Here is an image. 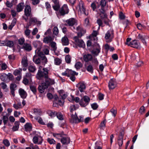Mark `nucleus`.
I'll list each match as a JSON object with an SVG mask.
<instances>
[{
	"label": "nucleus",
	"mask_w": 149,
	"mask_h": 149,
	"mask_svg": "<svg viewBox=\"0 0 149 149\" xmlns=\"http://www.w3.org/2000/svg\"><path fill=\"white\" fill-rule=\"evenodd\" d=\"M49 70L47 68H42V66H40L37 74V77L38 79H45V82L43 83L48 87L55 83L54 79L49 77Z\"/></svg>",
	"instance_id": "nucleus-1"
},
{
	"label": "nucleus",
	"mask_w": 149,
	"mask_h": 149,
	"mask_svg": "<svg viewBox=\"0 0 149 149\" xmlns=\"http://www.w3.org/2000/svg\"><path fill=\"white\" fill-rule=\"evenodd\" d=\"M114 33L113 29L110 28L105 33V38L106 40V41L110 42L111 41L112 39L113 38Z\"/></svg>",
	"instance_id": "nucleus-2"
},
{
	"label": "nucleus",
	"mask_w": 149,
	"mask_h": 149,
	"mask_svg": "<svg viewBox=\"0 0 149 149\" xmlns=\"http://www.w3.org/2000/svg\"><path fill=\"white\" fill-rule=\"evenodd\" d=\"M90 101V98L88 96H84L80 100L79 104L81 107H85L88 104Z\"/></svg>",
	"instance_id": "nucleus-3"
},
{
	"label": "nucleus",
	"mask_w": 149,
	"mask_h": 149,
	"mask_svg": "<svg viewBox=\"0 0 149 149\" xmlns=\"http://www.w3.org/2000/svg\"><path fill=\"white\" fill-rule=\"evenodd\" d=\"M77 24V20L74 18H71L67 19L65 21V25L67 26H73L72 30L75 29L74 26Z\"/></svg>",
	"instance_id": "nucleus-4"
},
{
	"label": "nucleus",
	"mask_w": 149,
	"mask_h": 149,
	"mask_svg": "<svg viewBox=\"0 0 149 149\" xmlns=\"http://www.w3.org/2000/svg\"><path fill=\"white\" fill-rule=\"evenodd\" d=\"M78 12L79 13L84 14L86 15H87L85 13V9L84 7V3L83 2L80 1L77 6Z\"/></svg>",
	"instance_id": "nucleus-5"
},
{
	"label": "nucleus",
	"mask_w": 149,
	"mask_h": 149,
	"mask_svg": "<svg viewBox=\"0 0 149 149\" xmlns=\"http://www.w3.org/2000/svg\"><path fill=\"white\" fill-rule=\"evenodd\" d=\"M80 118H79L76 113H75L74 115L71 114V121L72 123H78L83 121V119L82 117L79 116Z\"/></svg>",
	"instance_id": "nucleus-6"
},
{
	"label": "nucleus",
	"mask_w": 149,
	"mask_h": 149,
	"mask_svg": "<svg viewBox=\"0 0 149 149\" xmlns=\"http://www.w3.org/2000/svg\"><path fill=\"white\" fill-rule=\"evenodd\" d=\"M36 53H37V54L40 57L41 60L43 64H45L47 62V59L45 55H44L43 53L40 52L39 49H37L35 51Z\"/></svg>",
	"instance_id": "nucleus-7"
},
{
	"label": "nucleus",
	"mask_w": 149,
	"mask_h": 149,
	"mask_svg": "<svg viewBox=\"0 0 149 149\" xmlns=\"http://www.w3.org/2000/svg\"><path fill=\"white\" fill-rule=\"evenodd\" d=\"M69 11L68 6L66 4H64L59 10V13L62 15L68 14Z\"/></svg>",
	"instance_id": "nucleus-8"
},
{
	"label": "nucleus",
	"mask_w": 149,
	"mask_h": 149,
	"mask_svg": "<svg viewBox=\"0 0 149 149\" xmlns=\"http://www.w3.org/2000/svg\"><path fill=\"white\" fill-rule=\"evenodd\" d=\"M73 39L79 47L83 48L85 47V43L82 40L79 39L77 36L74 37Z\"/></svg>",
	"instance_id": "nucleus-9"
},
{
	"label": "nucleus",
	"mask_w": 149,
	"mask_h": 149,
	"mask_svg": "<svg viewBox=\"0 0 149 149\" xmlns=\"http://www.w3.org/2000/svg\"><path fill=\"white\" fill-rule=\"evenodd\" d=\"M117 85V83L116 80L114 79H111L109 81L108 86L109 89H113Z\"/></svg>",
	"instance_id": "nucleus-10"
},
{
	"label": "nucleus",
	"mask_w": 149,
	"mask_h": 149,
	"mask_svg": "<svg viewBox=\"0 0 149 149\" xmlns=\"http://www.w3.org/2000/svg\"><path fill=\"white\" fill-rule=\"evenodd\" d=\"M76 86L81 92H84L86 88V86L84 83L83 82H79L77 84Z\"/></svg>",
	"instance_id": "nucleus-11"
},
{
	"label": "nucleus",
	"mask_w": 149,
	"mask_h": 149,
	"mask_svg": "<svg viewBox=\"0 0 149 149\" xmlns=\"http://www.w3.org/2000/svg\"><path fill=\"white\" fill-rule=\"evenodd\" d=\"M140 43L136 40H133L131 42L130 46L135 48H138L140 47Z\"/></svg>",
	"instance_id": "nucleus-12"
},
{
	"label": "nucleus",
	"mask_w": 149,
	"mask_h": 149,
	"mask_svg": "<svg viewBox=\"0 0 149 149\" xmlns=\"http://www.w3.org/2000/svg\"><path fill=\"white\" fill-rule=\"evenodd\" d=\"M61 142L64 145H67L69 144L70 142V138L67 136H64L61 139Z\"/></svg>",
	"instance_id": "nucleus-13"
},
{
	"label": "nucleus",
	"mask_w": 149,
	"mask_h": 149,
	"mask_svg": "<svg viewBox=\"0 0 149 149\" xmlns=\"http://www.w3.org/2000/svg\"><path fill=\"white\" fill-rule=\"evenodd\" d=\"M48 87L47 86L45 85V83H43L41 85H40L38 87L39 91L40 93H44L45 90L47 89Z\"/></svg>",
	"instance_id": "nucleus-14"
},
{
	"label": "nucleus",
	"mask_w": 149,
	"mask_h": 149,
	"mask_svg": "<svg viewBox=\"0 0 149 149\" xmlns=\"http://www.w3.org/2000/svg\"><path fill=\"white\" fill-rule=\"evenodd\" d=\"M31 12V8L30 6L26 5L24 8V14L26 17H29Z\"/></svg>",
	"instance_id": "nucleus-15"
},
{
	"label": "nucleus",
	"mask_w": 149,
	"mask_h": 149,
	"mask_svg": "<svg viewBox=\"0 0 149 149\" xmlns=\"http://www.w3.org/2000/svg\"><path fill=\"white\" fill-rule=\"evenodd\" d=\"M138 39H139L142 41L143 44L146 45V42L145 41V40L148 39L149 37L148 36H143L140 34H139L137 36Z\"/></svg>",
	"instance_id": "nucleus-16"
},
{
	"label": "nucleus",
	"mask_w": 149,
	"mask_h": 149,
	"mask_svg": "<svg viewBox=\"0 0 149 149\" xmlns=\"http://www.w3.org/2000/svg\"><path fill=\"white\" fill-rule=\"evenodd\" d=\"M54 37L50 36H46L44 38L43 40V42L45 43L48 44L51 43L54 40Z\"/></svg>",
	"instance_id": "nucleus-17"
},
{
	"label": "nucleus",
	"mask_w": 149,
	"mask_h": 149,
	"mask_svg": "<svg viewBox=\"0 0 149 149\" xmlns=\"http://www.w3.org/2000/svg\"><path fill=\"white\" fill-rule=\"evenodd\" d=\"M22 48L26 51L29 52L32 49L31 45L26 43H24L23 44Z\"/></svg>",
	"instance_id": "nucleus-18"
},
{
	"label": "nucleus",
	"mask_w": 149,
	"mask_h": 149,
	"mask_svg": "<svg viewBox=\"0 0 149 149\" xmlns=\"http://www.w3.org/2000/svg\"><path fill=\"white\" fill-rule=\"evenodd\" d=\"M77 30L79 31L77 34L78 37L79 38L81 37L86 33L85 30L82 29L81 27L79 26L77 28Z\"/></svg>",
	"instance_id": "nucleus-19"
},
{
	"label": "nucleus",
	"mask_w": 149,
	"mask_h": 149,
	"mask_svg": "<svg viewBox=\"0 0 149 149\" xmlns=\"http://www.w3.org/2000/svg\"><path fill=\"white\" fill-rule=\"evenodd\" d=\"M40 140L39 139V141H38V136H35L33 137V142L35 144L38 143V144H41L42 141L43 140L41 137H40Z\"/></svg>",
	"instance_id": "nucleus-20"
},
{
	"label": "nucleus",
	"mask_w": 149,
	"mask_h": 149,
	"mask_svg": "<svg viewBox=\"0 0 149 149\" xmlns=\"http://www.w3.org/2000/svg\"><path fill=\"white\" fill-rule=\"evenodd\" d=\"M19 92L21 97L23 99L26 97L27 94L26 92L22 89L20 88L19 89Z\"/></svg>",
	"instance_id": "nucleus-21"
},
{
	"label": "nucleus",
	"mask_w": 149,
	"mask_h": 149,
	"mask_svg": "<svg viewBox=\"0 0 149 149\" xmlns=\"http://www.w3.org/2000/svg\"><path fill=\"white\" fill-rule=\"evenodd\" d=\"M25 130L27 132H30L32 130L31 124L30 123H27L24 125Z\"/></svg>",
	"instance_id": "nucleus-22"
},
{
	"label": "nucleus",
	"mask_w": 149,
	"mask_h": 149,
	"mask_svg": "<svg viewBox=\"0 0 149 149\" xmlns=\"http://www.w3.org/2000/svg\"><path fill=\"white\" fill-rule=\"evenodd\" d=\"M92 55L90 54H85L83 56V59L84 61L87 62L90 61L92 59Z\"/></svg>",
	"instance_id": "nucleus-23"
},
{
	"label": "nucleus",
	"mask_w": 149,
	"mask_h": 149,
	"mask_svg": "<svg viewBox=\"0 0 149 149\" xmlns=\"http://www.w3.org/2000/svg\"><path fill=\"white\" fill-rule=\"evenodd\" d=\"M24 4L23 3H19L17 6V12H19L22 11L24 8Z\"/></svg>",
	"instance_id": "nucleus-24"
},
{
	"label": "nucleus",
	"mask_w": 149,
	"mask_h": 149,
	"mask_svg": "<svg viewBox=\"0 0 149 149\" xmlns=\"http://www.w3.org/2000/svg\"><path fill=\"white\" fill-rule=\"evenodd\" d=\"M62 44L63 45H67L69 44L68 38L66 36L63 37L61 40Z\"/></svg>",
	"instance_id": "nucleus-25"
},
{
	"label": "nucleus",
	"mask_w": 149,
	"mask_h": 149,
	"mask_svg": "<svg viewBox=\"0 0 149 149\" xmlns=\"http://www.w3.org/2000/svg\"><path fill=\"white\" fill-rule=\"evenodd\" d=\"M68 77H69L73 75H77L78 73H76L75 71H72L71 70L68 69Z\"/></svg>",
	"instance_id": "nucleus-26"
},
{
	"label": "nucleus",
	"mask_w": 149,
	"mask_h": 149,
	"mask_svg": "<svg viewBox=\"0 0 149 149\" xmlns=\"http://www.w3.org/2000/svg\"><path fill=\"white\" fill-rule=\"evenodd\" d=\"M22 64L23 66L24 67H26L27 66V60L26 57H24L22 58Z\"/></svg>",
	"instance_id": "nucleus-27"
},
{
	"label": "nucleus",
	"mask_w": 149,
	"mask_h": 149,
	"mask_svg": "<svg viewBox=\"0 0 149 149\" xmlns=\"http://www.w3.org/2000/svg\"><path fill=\"white\" fill-rule=\"evenodd\" d=\"M97 48L95 49H94L92 51L93 54L95 55H97L100 52V46L97 45Z\"/></svg>",
	"instance_id": "nucleus-28"
},
{
	"label": "nucleus",
	"mask_w": 149,
	"mask_h": 149,
	"mask_svg": "<svg viewBox=\"0 0 149 149\" xmlns=\"http://www.w3.org/2000/svg\"><path fill=\"white\" fill-rule=\"evenodd\" d=\"M40 58L36 56H34L33 58V61L36 64H39L40 62Z\"/></svg>",
	"instance_id": "nucleus-29"
},
{
	"label": "nucleus",
	"mask_w": 149,
	"mask_h": 149,
	"mask_svg": "<svg viewBox=\"0 0 149 149\" xmlns=\"http://www.w3.org/2000/svg\"><path fill=\"white\" fill-rule=\"evenodd\" d=\"M13 107L16 110H18L21 108L22 107L21 102H18L17 104H13Z\"/></svg>",
	"instance_id": "nucleus-30"
},
{
	"label": "nucleus",
	"mask_w": 149,
	"mask_h": 149,
	"mask_svg": "<svg viewBox=\"0 0 149 149\" xmlns=\"http://www.w3.org/2000/svg\"><path fill=\"white\" fill-rule=\"evenodd\" d=\"M117 141V143L119 146V149H121L123 144V139L118 138Z\"/></svg>",
	"instance_id": "nucleus-31"
},
{
	"label": "nucleus",
	"mask_w": 149,
	"mask_h": 149,
	"mask_svg": "<svg viewBox=\"0 0 149 149\" xmlns=\"http://www.w3.org/2000/svg\"><path fill=\"white\" fill-rule=\"evenodd\" d=\"M57 112L56 111H49L47 112L49 115L50 116L51 118L54 117L56 116Z\"/></svg>",
	"instance_id": "nucleus-32"
},
{
	"label": "nucleus",
	"mask_w": 149,
	"mask_h": 149,
	"mask_svg": "<svg viewBox=\"0 0 149 149\" xmlns=\"http://www.w3.org/2000/svg\"><path fill=\"white\" fill-rule=\"evenodd\" d=\"M6 74L5 73H2L0 74V78L2 81H6L7 79Z\"/></svg>",
	"instance_id": "nucleus-33"
},
{
	"label": "nucleus",
	"mask_w": 149,
	"mask_h": 149,
	"mask_svg": "<svg viewBox=\"0 0 149 149\" xmlns=\"http://www.w3.org/2000/svg\"><path fill=\"white\" fill-rule=\"evenodd\" d=\"M15 125L13 127V131H15L17 130L19 128V122L18 121H16L14 123Z\"/></svg>",
	"instance_id": "nucleus-34"
},
{
	"label": "nucleus",
	"mask_w": 149,
	"mask_h": 149,
	"mask_svg": "<svg viewBox=\"0 0 149 149\" xmlns=\"http://www.w3.org/2000/svg\"><path fill=\"white\" fill-rule=\"evenodd\" d=\"M71 97L72 99L71 100H69V101L70 102H72L73 101H75L76 103L79 102L80 101L79 98L78 97H76L75 98L73 96L71 95Z\"/></svg>",
	"instance_id": "nucleus-35"
},
{
	"label": "nucleus",
	"mask_w": 149,
	"mask_h": 149,
	"mask_svg": "<svg viewBox=\"0 0 149 149\" xmlns=\"http://www.w3.org/2000/svg\"><path fill=\"white\" fill-rule=\"evenodd\" d=\"M28 69L30 72H33L36 70V69L34 65H30Z\"/></svg>",
	"instance_id": "nucleus-36"
},
{
	"label": "nucleus",
	"mask_w": 149,
	"mask_h": 149,
	"mask_svg": "<svg viewBox=\"0 0 149 149\" xmlns=\"http://www.w3.org/2000/svg\"><path fill=\"white\" fill-rule=\"evenodd\" d=\"M56 116L57 118L60 120H63L64 119L63 115L60 112H57Z\"/></svg>",
	"instance_id": "nucleus-37"
},
{
	"label": "nucleus",
	"mask_w": 149,
	"mask_h": 149,
	"mask_svg": "<svg viewBox=\"0 0 149 149\" xmlns=\"http://www.w3.org/2000/svg\"><path fill=\"white\" fill-rule=\"evenodd\" d=\"M60 96H61L62 99H64L66 98L67 96L66 94L63 93L64 91L63 90H60L59 91Z\"/></svg>",
	"instance_id": "nucleus-38"
},
{
	"label": "nucleus",
	"mask_w": 149,
	"mask_h": 149,
	"mask_svg": "<svg viewBox=\"0 0 149 149\" xmlns=\"http://www.w3.org/2000/svg\"><path fill=\"white\" fill-rule=\"evenodd\" d=\"M53 135L57 139H60L62 138L64 135L61 133H54Z\"/></svg>",
	"instance_id": "nucleus-39"
},
{
	"label": "nucleus",
	"mask_w": 149,
	"mask_h": 149,
	"mask_svg": "<svg viewBox=\"0 0 149 149\" xmlns=\"http://www.w3.org/2000/svg\"><path fill=\"white\" fill-rule=\"evenodd\" d=\"M22 70L21 69H19L15 70L13 74L15 76L19 75H21V72Z\"/></svg>",
	"instance_id": "nucleus-40"
},
{
	"label": "nucleus",
	"mask_w": 149,
	"mask_h": 149,
	"mask_svg": "<svg viewBox=\"0 0 149 149\" xmlns=\"http://www.w3.org/2000/svg\"><path fill=\"white\" fill-rule=\"evenodd\" d=\"M2 119L3 120V122L4 125H6L8 122V117L7 116H3L2 118Z\"/></svg>",
	"instance_id": "nucleus-41"
},
{
	"label": "nucleus",
	"mask_w": 149,
	"mask_h": 149,
	"mask_svg": "<svg viewBox=\"0 0 149 149\" xmlns=\"http://www.w3.org/2000/svg\"><path fill=\"white\" fill-rule=\"evenodd\" d=\"M92 34L93 36V39L94 40L95 42H96L97 40V38L96 37L97 34V31H93Z\"/></svg>",
	"instance_id": "nucleus-42"
},
{
	"label": "nucleus",
	"mask_w": 149,
	"mask_h": 149,
	"mask_svg": "<svg viewBox=\"0 0 149 149\" xmlns=\"http://www.w3.org/2000/svg\"><path fill=\"white\" fill-rule=\"evenodd\" d=\"M52 31L54 35L56 36L58 34L59 31L57 27L56 26H54L53 29Z\"/></svg>",
	"instance_id": "nucleus-43"
},
{
	"label": "nucleus",
	"mask_w": 149,
	"mask_h": 149,
	"mask_svg": "<svg viewBox=\"0 0 149 149\" xmlns=\"http://www.w3.org/2000/svg\"><path fill=\"white\" fill-rule=\"evenodd\" d=\"M37 19L35 17H32L30 18L29 20V23L30 25L32 24H35L36 23V21H37Z\"/></svg>",
	"instance_id": "nucleus-44"
},
{
	"label": "nucleus",
	"mask_w": 149,
	"mask_h": 149,
	"mask_svg": "<svg viewBox=\"0 0 149 149\" xmlns=\"http://www.w3.org/2000/svg\"><path fill=\"white\" fill-rule=\"evenodd\" d=\"M82 66V63L80 62H77L75 65V67L77 70L80 69Z\"/></svg>",
	"instance_id": "nucleus-45"
},
{
	"label": "nucleus",
	"mask_w": 149,
	"mask_h": 149,
	"mask_svg": "<svg viewBox=\"0 0 149 149\" xmlns=\"http://www.w3.org/2000/svg\"><path fill=\"white\" fill-rule=\"evenodd\" d=\"M50 45L52 47V48L53 51L55 52V51L57 49L56 43L54 42H52L50 43Z\"/></svg>",
	"instance_id": "nucleus-46"
},
{
	"label": "nucleus",
	"mask_w": 149,
	"mask_h": 149,
	"mask_svg": "<svg viewBox=\"0 0 149 149\" xmlns=\"http://www.w3.org/2000/svg\"><path fill=\"white\" fill-rule=\"evenodd\" d=\"M14 45L13 42L12 41H8L5 42V45L10 47H12Z\"/></svg>",
	"instance_id": "nucleus-47"
},
{
	"label": "nucleus",
	"mask_w": 149,
	"mask_h": 149,
	"mask_svg": "<svg viewBox=\"0 0 149 149\" xmlns=\"http://www.w3.org/2000/svg\"><path fill=\"white\" fill-rule=\"evenodd\" d=\"M97 22L99 26L98 28V29H100V26H101L102 27L104 26V25H103L102 21L101 19H98L97 20Z\"/></svg>",
	"instance_id": "nucleus-48"
},
{
	"label": "nucleus",
	"mask_w": 149,
	"mask_h": 149,
	"mask_svg": "<svg viewBox=\"0 0 149 149\" xmlns=\"http://www.w3.org/2000/svg\"><path fill=\"white\" fill-rule=\"evenodd\" d=\"M35 119L38 121V122L40 124L44 125V123L43 122L42 118L40 117H36L35 118Z\"/></svg>",
	"instance_id": "nucleus-49"
},
{
	"label": "nucleus",
	"mask_w": 149,
	"mask_h": 149,
	"mask_svg": "<svg viewBox=\"0 0 149 149\" xmlns=\"http://www.w3.org/2000/svg\"><path fill=\"white\" fill-rule=\"evenodd\" d=\"M3 144L6 147H8L10 145V143L8 139H3Z\"/></svg>",
	"instance_id": "nucleus-50"
},
{
	"label": "nucleus",
	"mask_w": 149,
	"mask_h": 149,
	"mask_svg": "<svg viewBox=\"0 0 149 149\" xmlns=\"http://www.w3.org/2000/svg\"><path fill=\"white\" fill-rule=\"evenodd\" d=\"M106 2L105 0H101L100 2V5L101 8H104L106 6Z\"/></svg>",
	"instance_id": "nucleus-51"
},
{
	"label": "nucleus",
	"mask_w": 149,
	"mask_h": 149,
	"mask_svg": "<svg viewBox=\"0 0 149 149\" xmlns=\"http://www.w3.org/2000/svg\"><path fill=\"white\" fill-rule=\"evenodd\" d=\"M65 60L67 63H70L71 60V56L69 55H67L65 57Z\"/></svg>",
	"instance_id": "nucleus-52"
},
{
	"label": "nucleus",
	"mask_w": 149,
	"mask_h": 149,
	"mask_svg": "<svg viewBox=\"0 0 149 149\" xmlns=\"http://www.w3.org/2000/svg\"><path fill=\"white\" fill-rule=\"evenodd\" d=\"M99 15L100 17L102 19H105L107 18V16L105 13H100Z\"/></svg>",
	"instance_id": "nucleus-53"
},
{
	"label": "nucleus",
	"mask_w": 149,
	"mask_h": 149,
	"mask_svg": "<svg viewBox=\"0 0 149 149\" xmlns=\"http://www.w3.org/2000/svg\"><path fill=\"white\" fill-rule=\"evenodd\" d=\"M47 141L50 144H55L56 141L53 139L49 138L47 139Z\"/></svg>",
	"instance_id": "nucleus-54"
},
{
	"label": "nucleus",
	"mask_w": 149,
	"mask_h": 149,
	"mask_svg": "<svg viewBox=\"0 0 149 149\" xmlns=\"http://www.w3.org/2000/svg\"><path fill=\"white\" fill-rule=\"evenodd\" d=\"M61 63V60L58 58H56L54 59V63L57 65H59Z\"/></svg>",
	"instance_id": "nucleus-55"
},
{
	"label": "nucleus",
	"mask_w": 149,
	"mask_h": 149,
	"mask_svg": "<svg viewBox=\"0 0 149 149\" xmlns=\"http://www.w3.org/2000/svg\"><path fill=\"white\" fill-rule=\"evenodd\" d=\"M110 112L111 113L112 115L115 117L117 113V111L116 110L113 109H112L110 110Z\"/></svg>",
	"instance_id": "nucleus-56"
},
{
	"label": "nucleus",
	"mask_w": 149,
	"mask_h": 149,
	"mask_svg": "<svg viewBox=\"0 0 149 149\" xmlns=\"http://www.w3.org/2000/svg\"><path fill=\"white\" fill-rule=\"evenodd\" d=\"M30 88L31 91L34 93H35L36 92V87L33 86H31Z\"/></svg>",
	"instance_id": "nucleus-57"
},
{
	"label": "nucleus",
	"mask_w": 149,
	"mask_h": 149,
	"mask_svg": "<svg viewBox=\"0 0 149 149\" xmlns=\"http://www.w3.org/2000/svg\"><path fill=\"white\" fill-rule=\"evenodd\" d=\"M106 123V121L105 120H104L100 124V127L102 129H103L105 127Z\"/></svg>",
	"instance_id": "nucleus-58"
},
{
	"label": "nucleus",
	"mask_w": 149,
	"mask_h": 149,
	"mask_svg": "<svg viewBox=\"0 0 149 149\" xmlns=\"http://www.w3.org/2000/svg\"><path fill=\"white\" fill-rule=\"evenodd\" d=\"M109 19H108V18L106 19H104L103 22L104 23L106 24L107 26H108L109 27H110V25L109 24Z\"/></svg>",
	"instance_id": "nucleus-59"
},
{
	"label": "nucleus",
	"mask_w": 149,
	"mask_h": 149,
	"mask_svg": "<svg viewBox=\"0 0 149 149\" xmlns=\"http://www.w3.org/2000/svg\"><path fill=\"white\" fill-rule=\"evenodd\" d=\"M25 41L24 39V38H20L18 40V42L19 44L22 45L23 44Z\"/></svg>",
	"instance_id": "nucleus-60"
},
{
	"label": "nucleus",
	"mask_w": 149,
	"mask_h": 149,
	"mask_svg": "<svg viewBox=\"0 0 149 149\" xmlns=\"http://www.w3.org/2000/svg\"><path fill=\"white\" fill-rule=\"evenodd\" d=\"M6 76L7 80H8V79L10 80L12 79L13 76L11 74L8 73L7 75L6 74Z\"/></svg>",
	"instance_id": "nucleus-61"
},
{
	"label": "nucleus",
	"mask_w": 149,
	"mask_h": 149,
	"mask_svg": "<svg viewBox=\"0 0 149 149\" xmlns=\"http://www.w3.org/2000/svg\"><path fill=\"white\" fill-rule=\"evenodd\" d=\"M34 112L37 114L40 115L42 111L40 109H34Z\"/></svg>",
	"instance_id": "nucleus-62"
},
{
	"label": "nucleus",
	"mask_w": 149,
	"mask_h": 149,
	"mask_svg": "<svg viewBox=\"0 0 149 149\" xmlns=\"http://www.w3.org/2000/svg\"><path fill=\"white\" fill-rule=\"evenodd\" d=\"M16 85L14 84H12L10 86V88L11 90H15V88L16 87Z\"/></svg>",
	"instance_id": "nucleus-63"
},
{
	"label": "nucleus",
	"mask_w": 149,
	"mask_h": 149,
	"mask_svg": "<svg viewBox=\"0 0 149 149\" xmlns=\"http://www.w3.org/2000/svg\"><path fill=\"white\" fill-rule=\"evenodd\" d=\"M87 70L89 72H92L93 71V68L91 65H89L87 68Z\"/></svg>",
	"instance_id": "nucleus-64"
}]
</instances>
